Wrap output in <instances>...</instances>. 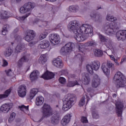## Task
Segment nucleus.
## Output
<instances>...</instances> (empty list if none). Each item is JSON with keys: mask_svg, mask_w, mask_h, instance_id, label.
I'll use <instances>...</instances> for the list:
<instances>
[{"mask_svg": "<svg viewBox=\"0 0 126 126\" xmlns=\"http://www.w3.org/2000/svg\"><path fill=\"white\" fill-rule=\"evenodd\" d=\"M62 71H63V72L64 71V70H63Z\"/></svg>", "mask_w": 126, "mask_h": 126, "instance_id": "052dcab7", "label": "nucleus"}, {"mask_svg": "<svg viewBox=\"0 0 126 126\" xmlns=\"http://www.w3.org/2000/svg\"><path fill=\"white\" fill-rule=\"evenodd\" d=\"M10 92H11V89L7 90L5 92L4 94H0V99H4V98L8 97V95L10 94Z\"/></svg>", "mask_w": 126, "mask_h": 126, "instance_id": "e433bc0d", "label": "nucleus"}, {"mask_svg": "<svg viewBox=\"0 0 126 126\" xmlns=\"http://www.w3.org/2000/svg\"><path fill=\"white\" fill-rule=\"evenodd\" d=\"M100 67V62H94L90 64L87 65V70L91 74H93L94 70H98Z\"/></svg>", "mask_w": 126, "mask_h": 126, "instance_id": "9d476101", "label": "nucleus"}, {"mask_svg": "<svg viewBox=\"0 0 126 126\" xmlns=\"http://www.w3.org/2000/svg\"><path fill=\"white\" fill-rule=\"evenodd\" d=\"M102 71L104 74L108 76V75H110V68H108L107 66L102 65Z\"/></svg>", "mask_w": 126, "mask_h": 126, "instance_id": "c9c22d12", "label": "nucleus"}, {"mask_svg": "<svg viewBox=\"0 0 126 126\" xmlns=\"http://www.w3.org/2000/svg\"><path fill=\"white\" fill-rule=\"evenodd\" d=\"M49 40L53 46L59 45L61 42V37L58 33H52L49 35Z\"/></svg>", "mask_w": 126, "mask_h": 126, "instance_id": "1a4fd4ad", "label": "nucleus"}, {"mask_svg": "<svg viewBox=\"0 0 126 126\" xmlns=\"http://www.w3.org/2000/svg\"><path fill=\"white\" fill-rule=\"evenodd\" d=\"M67 29L70 32H73L74 37L77 42H83L86 39L84 34H90L92 36L93 30L91 26L88 24L80 25L77 20L72 21L67 25Z\"/></svg>", "mask_w": 126, "mask_h": 126, "instance_id": "f257e3e1", "label": "nucleus"}, {"mask_svg": "<svg viewBox=\"0 0 126 126\" xmlns=\"http://www.w3.org/2000/svg\"><path fill=\"white\" fill-rule=\"evenodd\" d=\"M79 6L77 5L70 6L68 8V11L69 12H77L79 11Z\"/></svg>", "mask_w": 126, "mask_h": 126, "instance_id": "cd10ccee", "label": "nucleus"}, {"mask_svg": "<svg viewBox=\"0 0 126 126\" xmlns=\"http://www.w3.org/2000/svg\"><path fill=\"white\" fill-rule=\"evenodd\" d=\"M109 57H110L111 61L114 62L116 64V65H120V63L118 62L119 60H120V57H117L115 58V56L113 55H109Z\"/></svg>", "mask_w": 126, "mask_h": 126, "instance_id": "f704fd0d", "label": "nucleus"}, {"mask_svg": "<svg viewBox=\"0 0 126 126\" xmlns=\"http://www.w3.org/2000/svg\"><path fill=\"white\" fill-rule=\"evenodd\" d=\"M59 81L61 84H65L66 80L64 77H61L59 79Z\"/></svg>", "mask_w": 126, "mask_h": 126, "instance_id": "79ce46f5", "label": "nucleus"}, {"mask_svg": "<svg viewBox=\"0 0 126 126\" xmlns=\"http://www.w3.org/2000/svg\"><path fill=\"white\" fill-rule=\"evenodd\" d=\"M29 106H25L24 105H22L20 106H19V108L22 111V112H23L25 114H26V115H29Z\"/></svg>", "mask_w": 126, "mask_h": 126, "instance_id": "473e14b6", "label": "nucleus"}, {"mask_svg": "<svg viewBox=\"0 0 126 126\" xmlns=\"http://www.w3.org/2000/svg\"><path fill=\"white\" fill-rule=\"evenodd\" d=\"M34 37H35L34 31L29 30L27 31L24 39L27 42H30V41H32L34 39Z\"/></svg>", "mask_w": 126, "mask_h": 126, "instance_id": "f8f14e48", "label": "nucleus"}, {"mask_svg": "<svg viewBox=\"0 0 126 126\" xmlns=\"http://www.w3.org/2000/svg\"><path fill=\"white\" fill-rule=\"evenodd\" d=\"M27 88L26 86L25 85H22L19 87L18 90V94L20 97L21 98H24L25 96H26V92H27Z\"/></svg>", "mask_w": 126, "mask_h": 126, "instance_id": "ddd939ff", "label": "nucleus"}, {"mask_svg": "<svg viewBox=\"0 0 126 126\" xmlns=\"http://www.w3.org/2000/svg\"><path fill=\"white\" fill-rule=\"evenodd\" d=\"M30 59V54H26L23 57H22L18 62L19 64H22L23 63L28 62Z\"/></svg>", "mask_w": 126, "mask_h": 126, "instance_id": "c756f323", "label": "nucleus"}, {"mask_svg": "<svg viewBox=\"0 0 126 126\" xmlns=\"http://www.w3.org/2000/svg\"><path fill=\"white\" fill-rule=\"evenodd\" d=\"M125 60H126V59H125V58L122 59L121 60V63H124L125 62Z\"/></svg>", "mask_w": 126, "mask_h": 126, "instance_id": "603ef678", "label": "nucleus"}, {"mask_svg": "<svg viewBox=\"0 0 126 126\" xmlns=\"http://www.w3.org/2000/svg\"><path fill=\"white\" fill-rule=\"evenodd\" d=\"M55 29H59L60 32H62V34H63V31H64V28H56Z\"/></svg>", "mask_w": 126, "mask_h": 126, "instance_id": "a18cd8bd", "label": "nucleus"}, {"mask_svg": "<svg viewBox=\"0 0 126 126\" xmlns=\"http://www.w3.org/2000/svg\"><path fill=\"white\" fill-rule=\"evenodd\" d=\"M22 0H12V1H16L17 2H19L21 1Z\"/></svg>", "mask_w": 126, "mask_h": 126, "instance_id": "3c124183", "label": "nucleus"}, {"mask_svg": "<svg viewBox=\"0 0 126 126\" xmlns=\"http://www.w3.org/2000/svg\"><path fill=\"white\" fill-rule=\"evenodd\" d=\"M5 72L7 76H11V80L12 82H15V81H16V78H15V75H14V73H13V72L11 71V70L9 69L6 70Z\"/></svg>", "mask_w": 126, "mask_h": 126, "instance_id": "bb28decb", "label": "nucleus"}, {"mask_svg": "<svg viewBox=\"0 0 126 126\" xmlns=\"http://www.w3.org/2000/svg\"><path fill=\"white\" fill-rule=\"evenodd\" d=\"M100 84V78L98 77V75H95L92 81V86L94 88H97Z\"/></svg>", "mask_w": 126, "mask_h": 126, "instance_id": "f3484780", "label": "nucleus"}, {"mask_svg": "<svg viewBox=\"0 0 126 126\" xmlns=\"http://www.w3.org/2000/svg\"><path fill=\"white\" fill-rule=\"evenodd\" d=\"M89 100H90V99L89 98V97L87 96V95L86 94L84 95L82 97L79 103V106H80V107H82V106H84L86 103H88V101H89Z\"/></svg>", "mask_w": 126, "mask_h": 126, "instance_id": "b1692460", "label": "nucleus"}, {"mask_svg": "<svg viewBox=\"0 0 126 126\" xmlns=\"http://www.w3.org/2000/svg\"><path fill=\"white\" fill-rule=\"evenodd\" d=\"M77 58H78L79 59H80V58H82V56H81V54H78L77 55Z\"/></svg>", "mask_w": 126, "mask_h": 126, "instance_id": "09e8293b", "label": "nucleus"}, {"mask_svg": "<svg viewBox=\"0 0 126 126\" xmlns=\"http://www.w3.org/2000/svg\"><path fill=\"white\" fill-rule=\"evenodd\" d=\"M116 112L119 117L122 116V113H123V108H124V104L121 102H118L116 104Z\"/></svg>", "mask_w": 126, "mask_h": 126, "instance_id": "aec40b11", "label": "nucleus"}, {"mask_svg": "<svg viewBox=\"0 0 126 126\" xmlns=\"http://www.w3.org/2000/svg\"><path fill=\"white\" fill-rule=\"evenodd\" d=\"M15 113L13 112L11 113L9 118L8 122H9V123H11V122H12L14 120V119H15Z\"/></svg>", "mask_w": 126, "mask_h": 126, "instance_id": "a19ab883", "label": "nucleus"}, {"mask_svg": "<svg viewBox=\"0 0 126 126\" xmlns=\"http://www.w3.org/2000/svg\"><path fill=\"white\" fill-rule=\"evenodd\" d=\"M114 81L117 88H121L126 86V78L121 72H117L113 78Z\"/></svg>", "mask_w": 126, "mask_h": 126, "instance_id": "423d86ee", "label": "nucleus"}, {"mask_svg": "<svg viewBox=\"0 0 126 126\" xmlns=\"http://www.w3.org/2000/svg\"><path fill=\"white\" fill-rule=\"evenodd\" d=\"M39 22H41L40 20H38V19H36L34 21V24H38V23H39Z\"/></svg>", "mask_w": 126, "mask_h": 126, "instance_id": "de8ad7c7", "label": "nucleus"}, {"mask_svg": "<svg viewBox=\"0 0 126 126\" xmlns=\"http://www.w3.org/2000/svg\"><path fill=\"white\" fill-rule=\"evenodd\" d=\"M7 64H8V63L7 62V61H6V60H3L2 66H6Z\"/></svg>", "mask_w": 126, "mask_h": 126, "instance_id": "49530a36", "label": "nucleus"}, {"mask_svg": "<svg viewBox=\"0 0 126 126\" xmlns=\"http://www.w3.org/2000/svg\"><path fill=\"white\" fill-rule=\"evenodd\" d=\"M45 23H48V22H45L44 23H43V25L44 26H47V25H45Z\"/></svg>", "mask_w": 126, "mask_h": 126, "instance_id": "5fc2aeb1", "label": "nucleus"}, {"mask_svg": "<svg viewBox=\"0 0 126 126\" xmlns=\"http://www.w3.org/2000/svg\"><path fill=\"white\" fill-rule=\"evenodd\" d=\"M113 97H117V94H113Z\"/></svg>", "mask_w": 126, "mask_h": 126, "instance_id": "6e6d98bb", "label": "nucleus"}, {"mask_svg": "<svg viewBox=\"0 0 126 126\" xmlns=\"http://www.w3.org/2000/svg\"><path fill=\"white\" fill-rule=\"evenodd\" d=\"M107 67H112V68H115V64L114 63H111V62H108L107 63Z\"/></svg>", "mask_w": 126, "mask_h": 126, "instance_id": "c03bdc74", "label": "nucleus"}, {"mask_svg": "<svg viewBox=\"0 0 126 126\" xmlns=\"http://www.w3.org/2000/svg\"><path fill=\"white\" fill-rule=\"evenodd\" d=\"M52 64L55 66H56V67H59L60 68H62V67L63 66V61H62V59L60 58L53 59L52 61Z\"/></svg>", "mask_w": 126, "mask_h": 126, "instance_id": "dca6fc26", "label": "nucleus"}, {"mask_svg": "<svg viewBox=\"0 0 126 126\" xmlns=\"http://www.w3.org/2000/svg\"><path fill=\"white\" fill-rule=\"evenodd\" d=\"M34 45V42H30L29 44V46H30V47H32V46H33Z\"/></svg>", "mask_w": 126, "mask_h": 126, "instance_id": "8fccbe9b", "label": "nucleus"}, {"mask_svg": "<svg viewBox=\"0 0 126 126\" xmlns=\"http://www.w3.org/2000/svg\"><path fill=\"white\" fill-rule=\"evenodd\" d=\"M11 54H12V50L10 48L8 49L4 52L5 57H10L11 56Z\"/></svg>", "mask_w": 126, "mask_h": 126, "instance_id": "58836bf2", "label": "nucleus"}, {"mask_svg": "<svg viewBox=\"0 0 126 126\" xmlns=\"http://www.w3.org/2000/svg\"><path fill=\"white\" fill-rule=\"evenodd\" d=\"M11 108V104H3L0 109V112L1 113H8Z\"/></svg>", "mask_w": 126, "mask_h": 126, "instance_id": "412c9836", "label": "nucleus"}, {"mask_svg": "<svg viewBox=\"0 0 126 126\" xmlns=\"http://www.w3.org/2000/svg\"><path fill=\"white\" fill-rule=\"evenodd\" d=\"M73 47H74V43L69 42L67 43L64 47L61 48L60 53L62 55H65L66 53L71 52L72 51V49H73Z\"/></svg>", "mask_w": 126, "mask_h": 126, "instance_id": "9b49d317", "label": "nucleus"}, {"mask_svg": "<svg viewBox=\"0 0 126 126\" xmlns=\"http://www.w3.org/2000/svg\"><path fill=\"white\" fill-rule=\"evenodd\" d=\"M106 19L108 21H111L112 23L110 25H107L104 28V31L109 36H113L115 34L114 29L115 28H119V24L117 22V18L114 17L113 16L108 15Z\"/></svg>", "mask_w": 126, "mask_h": 126, "instance_id": "7ed1b4c3", "label": "nucleus"}, {"mask_svg": "<svg viewBox=\"0 0 126 126\" xmlns=\"http://www.w3.org/2000/svg\"><path fill=\"white\" fill-rule=\"evenodd\" d=\"M54 77L55 74L53 72L49 71H46L41 76L44 79H52V78H54Z\"/></svg>", "mask_w": 126, "mask_h": 126, "instance_id": "4be33fe9", "label": "nucleus"}, {"mask_svg": "<svg viewBox=\"0 0 126 126\" xmlns=\"http://www.w3.org/2000/svg\"><path fill=\"white\" fill-rule=\"evenodd\" d=\"M50 47V42L48 40H43L38 45L39 49H48Z\"/></svg>", "mask_w": 126, "mask_h": 126, "instance_id": "393cba45", "label": "nucleus"}, {"mask_svg": "<svg viewBox=\"0 0 126 126\" xmlns=\"http://www.w3.org/2000/svg\"><path fill=\"white\" fill-rule=\"evenodd\" d=\"M75 100H76L75 94H67L64 98L63 110V111H68L74 104Z\"/></svg>", "mask_w": 126, "mask_h": 126, "instance_id": "39448f33", "label": "nucleus"}, {"mask_svg": "<svg viewBox=\"0 0 126 126\" xmlns=\"http://www.w3.org/2000/svg\"><path fill=\"white\" fill-rule=\"evenodd\" d=\"M24 50H25V45L20 43L16 46L15 49V52L16 54H18V53H20V52H22L23 51H24Z\"/></svg>", "mask_w": 126, "mask_h": 126, "instance_id": "a878e982", "label": "nucleus"}, {"mask_svg": "<svg viewBox=\"0 0 126 126\" xmlns=\"http://www.w3.org/2000/svg\"><path fill=\"white\" fill-rule=\"evenodd\" d=\"M35 6V3H32L31 2L26 3L20 9V12H21V13H26V15L22 17H17V19L19 21L25 20V19L27 18V17L31 14V11Z\"/></svg>", "mask_w": 126, "mask_h": 126, "instance_id": "20e7f679", "label": "nucleus"}, {"mask_svg": "<svg viewBox=\"0 0 126 126\" xmlns=\"http://www.w3.org/2000/svg\"><path fill=\"white\" fill-rule=\"evenodd\" d=\"M38 93V89L36 88L32 89L30 91V99H33L34 96Z\"/></svg>", "mask_w": 126, "mask_h": 126, "instance_id": "72a5a7b5", "label": "nucleus"}, {"mask_svg": "<svg viewBox=\"0 0 126 126\" xmlns=\"http://www.w3.org/2000/svg\"><path fill=\"white\" fill-rule=\"evenodd\" d=\"M87 91H88V92H89V91H89V89H88V90H87Z\"/></svg>", "mask_w": 126, "mask_h": 126, "instance_id": "13d9d810", "label": "nucleus"}, {"mask_svg": "<svg viewBox=\"0 0 126 126\" xmlns=\"http://www.w3.org/2000/svg\"><path fill=\"white\" fill-rule=\"evenodd\" d=\"M11 16L10 12L7 11H4L0 15V17L1 19H7V18H9Z\"/></svg>", "mask_w": 126, "mask_h": 126, "instance_id": "c85d7f7f", "label": "nucleus"}, {"mask_svg": "<svg viewBox=\"0 0 126 126\" xmlns=\"http://www.w3.org/2000/svg\"><path fill=\"white\" fill-rule=\"evenodd\" d=\"M7 28H8V25H6L4 26L2 30V35H6L7 34Z\"/></svg>", "mask_w": 126, "mask_h": 126, "instance_id": "ea45409f", "label": "nucleus"}, {"mask_svg": "<svg viewBox=\"0 0 126 126\" xmlns=\"http://www.w3.org/2000/svg\"><path fill=\"white\" fill-rule=\"evenodd\" d=\"M44 103V97L41 95H39L36 98L35 104L37 106H41L43 105Z\"/></svg>", "mask_w": 126, "mask_h": 126, "instance_id": "7c9ffc66", "label": "nucleus"}, {"mask_svg": "<svg viewBox=\"0 0 126 126\" xmlns=\"http://www.w3.org/2000/svg\"><path fill=\"white\" fill-rule=\"evenodd\" d=\"M91 46H95V42L94 41H89L87 43H79L78 44V48L79 51H82L85 48V47H91Z\"/></svg>", "mask_w": 126, "mask_h": 126, "instance_id": "2eb2a0df", "label": "nucleus"}, {"mask_svg": "<svg viewBox=\"0 0 126 126\" xmlns=\"http://www.w3.org/2000/svg\"><path fill=\"white\" fill-rule=\"evenodd\" d=\"M63 74H65V73H63Z\"/></svg>", "mask_w": 126, "mask_h": 126, "instance_id": "680f3d73", "label": "nucleus"}, {"mask_svg": "<svg viewBox=\"0 0 126 126\" xmlns=\"http://www.w3.org/2000/svg\"><path fill=\"white\" fill-rule=\"evenodd\" d=\"M116 38L120 41L121 40H126V30H121L117 32Z\"/></svg>", "mask_w": 126, "mask_h": 126, "instance_id": "4468645a", "label": "nucleus"}, {"mask_svg": "<svg viewBox=\"0 0 126 126\" xmlns=\"http://www.w3.org/2000/svg\"><path fill=\"white\" fill-rule=\"evenodd\" d=\"M0 123H1V121H0Z\"/></svg>", "mask_w": 126, "mask_h": 126, "instance_id": "bf43d9fd", "label": "nucleus"}, {"mask_svg": "<svg viewBox=\"0 0 126 126\" xmlns=\"http://www.w3.org/2000/svg\"><path fill=\"white\" fill-rule=\"evenodd\" d=\"M90 82V77L88 75L83 76L82 77V81L78 80L76 81H69L67 84V87H73L75 85H80L82 83L85 85H88Z\"/></svg>", "mask_w": 126, "mask_h": 126, "instance_id": "0eeeda50", "label": "nucleus"}, {"mask_svg": "<svg viewBox=\"0 0 126 126\" xmlns=\"http://www.w3.org/2000/svg\"><path fill=\"white\" fill-rule=\"evenodd\" d=\"M81 122L83 124H86L88 123V120H87V118L85 117H82L81 119Z\"/></svg>", "mask_w": 126, "mask_h": 126, "instance_id": "37998d69", "label": "nucleus"}, {"mask_svg": "<svg viewBox=\"0 0 126 126\" xmlns=\"http://www.w3.org/2000/svg\"><path fill=\"white\" fill-rule=\"evenodd\" d=\"M71 118V116L70 114H67L62 119L61 121V123L62 126H66L69 124V122H70V119Z\"/></svg>", "mask_w": 126, "mask_h": 126, "instance_id": "a211bd4d", "label": "nucleus"}, {"mask_svg": "<svg viewBox=\"0 0 126 126\" xmlns=\"http://www.w3.org/2000/svg\"><path fill=\"white\" fill-rule=\"evenodd\" d=\"M47 1H56L57 0H45Z\"/></svg>", "mask_w": 126, "mask_h": 126, "instance_id": "864d4df0", "label": "nucleus"}, {"mask_svg": "<svg viewBox=\"0 0 126 126\" xmlns=\"http://www.w3.org/2000/svg\"><path fill=\"white\" fill-rule=\"evenodd\" d=\"M42 113V119L49 118L51 116V123L54 125H57L60 123V113L57 111H53L50 105L44 104L41 108Z\"/></svg>", "mask_w": 126, "mask_h": 126, "instance_id": "f03ea898", "label": "nucleus"}, {"mask_svg": "<svg viewBox=\"0 0 126 126\" xmlns=\"http://www.w3.org/2000/svg\"><path fill=\"white\" fill-rule=\"evenodd\" d=\"M39 77V71L37 70H33L30 75V79L31 81H34L36 80Z\"/></svg>", "mask_w": 126, "mask_h": 126, "instance_id": "5701e85b", "label": "nucleus"}, {"mask_svg": "<svg viewBox=\"0 0 126 126\" xmlns=\"http://www.w3.org/2000/svg\"><path fill=\"white\" fill-rule=\"evenodd\" d=\"M94 54L96 57H102L103 56V52L100 50L95 49L94 51Z\"/></svg>", "mask_w": 126, "mask_h": 126, "instance_id": "4c0bfd02", "label": "nucleus"}, {"mask_svg": "<svg viewBox=\"0 0 126 126\" xmlns=\"http://www.w3.org/2000/svg\"><path fill=\"white\" fill-rule=\"evenodd\" d=\"M49 59V55L48 54L41 55L38 59V62L41 64H45Z\"/></svg>", "mask_w": 126, "mask_h": 126, "instance_id": "6ab92c4d", "label": "nucleus"}, {"mask_svg": "<svg viewBox=\"0 0 126 126\" xmlns=\"http://www.w3.org/2000/svg\"><path fill=\"white\" fill-rule=\"evenodd\" d=\"M50 33V30H45L43 32H42L39 37V39L40 40H43V39H45L48 36V34Z\"/></svg>", "mask_w": 126, "mask_h": 126, "instance_id": "2f4dec72", "label": "nucleus"}, {"mask_svg": "<svg viewBox=\"0 0 126 126\" xmlns=\"http://www.w3.org/2000/svg\"><path fill=\"white\" fill-rule=\"evenodd\" d=\"M4 0H0V1H3Z\"/></svg>", "mask_w": 126, "mask_h": 126, "instance_id": "4d7b16f0", "label": "nucleus"}, {"mask_svg": "<svg viewBox=\"0 0 126 126\" xmlns=\"http://www.w3.org/2000/svg\"><path fill=\"white\" fill-rule=\"evenodd\" d=\"M98 37L101 42H105V45L107 49L111 50L113 55H115V54H116V48L113 47V42H112V40L100 33L98 34Z\"/></svg>", "mask_w": 126, "mask_h": 126, "instance_id": "6e6552de", "label": "nucleus"}]
</instances>
